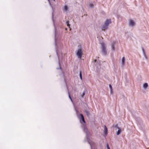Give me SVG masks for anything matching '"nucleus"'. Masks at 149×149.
Masks as SVG:
<instances>
[{"label":"nucleus","mask_w":149,"mask_h":149,"mask_svg":"<svg viewBox=\"0 0 149 149\" xmlns=\"http://www.w3.org/2000/svg\"><path fill=\"white\" fill-rule=\"evenodd\" d=\"M111 23V20L110 19H107L105 21L104 24L102 26V30H105L107 29L109 25Z\"/></svg>","instance_id":"obj_1"},{"label":"nucleus","mask_w":149,"mask_h":149,"mask_svg":"<svg viewBox=\"0 0 149 149\" xmlns=\"http://www.w3.org/2000/svg\"><path fill=\"white\" fill-rule=\"evenodd\" d=\"M102 52L104 55H106L107 53V51L106 50V47L105 44L104 43L101 44Z\"/></svg>","instance_id":"obj_2"},{"label":"nucleus","mask_w":149,"mask_h":149,"mask_svg":"<svg viewBox=\"0 0 149 149\" xmlns=\"http://www.w3.org/2000/svg\"><path fill=\"white\" fill-rule=\"evenodd\" d=\"M83 54V52L81 49H78L76 53V55L79 58H81L82 55Z\"/></svg>","instance_id":"obj_3"},{"label":"nucleus","mask_w":149,"mask_h":149,"mask_svg":"<svg viewBox=\"0 0 149 149\" xmlns=\"http://www.w3.org/2000/svg\"><path fill=\"white\" fill-rule=\"evenodd\" d=\"M129 25L130 26H133L135 24L134 22L132 19L129 20Z\"/></svg>","instance_id":"obj_4"},{"label":"nucleus","mask_w":149,"mask_h":149,"mask_svg":"<svg viewBox=\"0 0 149 149\" xmlns=\"http://www.w3.org/2000/svg\"><path fill=\"white\" fill-rule=\"evenodd\" d=\"M108 130L106 126L104 125V133L105 134H107V133Z\"/></svg>","instance_id":"obj_5"},{"label":"nucleus","mask_w":149,"mask_h":149,"mask_svg":"<svg viewBox=\"0 0 149 149\" xmlns=\"http://www.w3.org/2000/svg\"><path fill=\"white\" fill-rule=\"evenodd\" d=\"M80 116H81V118L82 120L84 123H85V121L84 119V117L82 114H81L80 115Z\"/></svg>","instance_id":"obj_6"},{"label":"nucleus","mask_w":149,"mask_h":149,"mask_svg":"<svg viewBox=\"0 0 149 149\" xmlns=\"http://www.w3.org/2000/svg\"><path fill=\"white\" fill-rule=\"evenodd\" d=\"M109 87L110 89L111 94H112L113 93V91H112V88L111 84H109Z\"/></svg>","instance_id":"obj_7"},{"label":"nucleus","mask_w":149,"mask_h":149,"mask_svg":"<svg viewBox=\"0 0 149 149\" xmlns=\"http://www.w3.org/2000/svg\"><path fill=\"white\" fill-rule=\"evenodd\" d=\"M122 62L123 64L124 65L125 63V58L124 57H123L122 58Z\"/></svg>","instance_id":"obj_8"},{"label":"nucleus","mask_w":149,"mask_h":149,"mask_svg":"<svg viewBox=\"0 0 149 149\" xmlns=\"http://www.w3.org/2000/svg\"><path fill=\"white\" fill-rule=\"evenodd\" d=\"M66 23L67 24V26L70 28V24H69V21H68L66 22Z\"/></svg>","instance_id":"obj_9"},{"label":"nucleus","mask_w":149,"mask_h":149,"mask_svg":"<svg viewBox=\"0 0 149 149\" xmlns=\"http://www.w3.org/2000/svg\"><path fill=\"white\" fill-rule=\"evenodd\" d=\"M148 86V84H143V87L144 88H146Z\"/></svg>","instance_id":"obj_10"},{"label":"nucleus","mask_w":149,"mask_h":149,"mask_svg":"<svg viewBox=\"0 0 149 149\" xmlns=\"http://www.w3.org/2000/svg\"><path fill=\"white\" fill-rule=\"evenodd\" d=\"M79 75H80V79H82V77L81 72V71H80Z\"/></svg>","instance_id":"obj_11"},{"label":"nucleus","mask_w":149,"mask_h":149,"mask_svg":"<svg viewBox=\"0 0 149 149\" xmlns=\"http://www.w3.org/2000/svg\"><path fill=\"white\" fill-rule=\"evenodd\" d=\"M68 7L66 6H65L64 7V9L65 10H67L68 9Z\"/></svg>","instance_id":"obj_12"},{"label":"nucleus","mask_w":149,"mask_h":149,"mask_svg":"<svg viewBox=\"0 0 149 149\" xmlns=\"http://www.w3.org/2000/svg\"><path fill=\"white\" fill-rule=\"evenodd\" d=\"M112 49L113 50H115V48H114V45H112Z\"/></svg>","instance_id":"obj_13"},{"label":"nucleus","mask_w":149,"mask_h":149,"mask_svg":"<svg viewBox=\"0 0 149 149\" xmlns=\"http://www.w3.org/2000/svg\"><path fill=\"white\" fill-rule=\"evenodd\" d=\"M120 130H119L118 132H117V134L118 135L120 133Z\"/></svg>","instance_id":"obj_14"},{"label":"nucleus","mask_w":149,"mask_h":149,"mask_svg":"<svg viewBox=\"0 0 149 149\" xmlns=\"http://www.w3.org/2000/svg\"><path fill=\"white\" fill-rule=\"evenodd\" d=\"M89 6L91 8H92L93 7V5L92 3H90L89 5Z\"/></svg>","instance_id":"obj_15"},{"label":"nucleus","mask_w":149,"mask_h":149,"mask_svg":"<svg viewBox=\"0 0 149 149\" xmlns=\"http://www.w3.org/2000/svg\"><path fill=\"white\" fill-rule=\"evenodd\" d=\"M85 95V92H84L82 94V95H81V96H82V97H83L84 96V95Z\"/></svg>","instance_id":"obj_16"},{"label":"nucleus","mask_w":149,"mask_h":149,"mask_svg":"<svg viewBox=\"0 0 149 149\" xmlns=\"http://www.w3.org/2000/svg\"><path fill=\"white\" fill-rule=\"evenodd\" d=\"M107 147L108 149H110L109 146V144L108 143L107 144Z\"/></svg>","instance_id":"obj_17"},{"label":"nucleus","mask_w":149,"mask_h":149,"mask_svg":"<svg viewBox=\"0 0 149 149\" xmlns=\"http://www.w3.org/2000/svg\"><path fill=\"white\" fill-rule=\"evenodd\" d=\"M86 113L87 114V115L88 116L89 114V112L88 111H86Z\"/></svg>","instance_id":"obj_18"},{"label":"nucleus","mask_w":149,"mask_h":149,"mask_svg":"<svg viewBox=\"0 0 149 149\" xmlns=\"http://www.w3.org/2000/svg\"><path fill=\"white\" fill-rule=\"evenodd\" d=\"M69 98H70V99H71V101H72V99L70 97V94L69 93Z\"/></svg>","instance_id":"obj_19"},{"label":"nucleus","mask_w":149,"mask_h":149,"mask_svg":"<svg viewBox=\"0 0 149 149\" xmlns=\"http://www.w3.org/2000/svg\"><path fill=\"white\" fill-rule=\"evenodd\" d=\"M142 49H143V52L144 53H145L144 50L143 48Z\"/></svg>","instance_id":"obj_20"},{"label":"nucleus","mask_w":149,"mask_h":149,"mask_svg":"<svg viewBox=\"0 0 149 149\" xmlns=\"http://www.w3.org/2000/svg\"><path fill=\"white\" fill-rule=\"evenodd\" d=\"M97 61V60L96 59H95V62H96Z\"/></svg>","instance_id":"obj_21"},{"label":"nucleus","mask_w":149,"mask_h":149,"mask_svg":"<svg viewBox=\"0 0 149 149\" xmlns=\"http://www.w3.org/2000/svg\"><path fill=\"white\" fill-rule=\"evenodd\" d=\"M144 84H147V83H144Z\"/></svg>","instance_id":"obj_22"},{"label":"nucleus","mask_w":149,"mask_h":149,"mask_svg":"<svg viewBox=\"0 0 149 149\" xmlns=\"http://www.w3.org/2000/svg\"><path fill=\"white\" fill-rule=\"evenodd\" d=\"M53 1H55V0H53Z\"/></svg>","instance_id":"obj_23"}]
</instances>
